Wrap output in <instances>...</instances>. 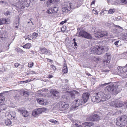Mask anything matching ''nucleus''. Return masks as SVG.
I'll return each mask as SVG.
<instances>
[{"instance_id": "obj_1", "label": "nucleus", "mask_w": 127, "mask_h": 127, "mask_svg": "<svg viewBox=\"0 0 127 127\" xmlns=\"http://www.w3.org/2000/svg\"><path fill=\"white\" fill-rule=\"evenodd\" d=\"M109 95L106 94L102 92H99L97 93L95 96L92 97V101L93 102H99L106 101L110 98Z\"/></svg>"}, {"instance_id": "obj_2", "label": "nucleus", "mask_w": 127, "mask_h": 127, "mask_svg": "<svg viewBox=\"0 0 127 127\" xmlns=\"http://www.w3.org/2000/svg\"><path fill=\"white\" fill-rule=\"evenodd\" d=\"M17 1L18 2L16 6V7L22 9L25 6L29 7L31 2L30 0H17Z\"/></svg>"}, {"instance_id": "obj_3", "label": "nucleus", "mask_w": 127, "mask_h": 127, "mask_svg": "<svg viewBox=\"0 0 127 127\" xmlns=\"http://www.w3.org/2000/svg\"><path fill=\"white\" fill-rule=\"evenodd\" d=\"M116 125L118 126L122 127L124 126L127 124V117L125 115H123L117 118Z\"/></svg>"}, {"instance_id": "obj_4", "label": "nucleus", "mask_w": 127, "mask_h": 127, "mask_svg": "<svg viewBox=\"0 0 127 127\" xmlns=\"http://www.w3.org/2000/svg\"><path fill=\"white\" fill-rule=\"evenodd\" d=\"M57 108L60 111L66 110L69 108L68 104L64 102H60L57 104Z\"/></svg>"}, {"instance_id": "obj_5", "label": "nucleus", "mask_w": 127, "mask_h": 127, "mask_svg": "<svg viewBox=\"0 0 127 127\" xmlns=\"http://www.w3.org/2000/svg\"><path fill=\"white\" fill-rule=\"evenodd\" d=\"M122 90L121 86L119 85L113 84L112 85V93L113 94L115 95L117 94Z\"/></svg>"}, {"instance_id": "obj_6", "label": "nucleus", "mask_w": 127, "mask_h": 127, "mask_svg": "<svg viewBox=\"0 0 127 127\" xmlns=\"http://www.w3.org/2000/svg\"><path fill=\"white\" fill-rule=\"evenodd\" d=\"M110 104L112 107L115 108L121 107L124 105L122 102L118 101L117 100L111 101L110 103Z\"/></svg>"}, {"instance_id": "obj_7", "label": "nucleus", "mask_w": 127, "mask_h": 127, "mask_svg": "<svg viewBox=\"0 0 127 127\" xmlns=\"http://www.w3.org/2000/svg\"><path fill=\"white\" fill-rule=\"evenodd\" d=\"M77 36H82L85 38L90 39H91L92 38V37L91 35L89 33L87 32L84 31H80L78 35H77Z\"/></svg>"}, {"instance_id": "obj_8", "label": "nucleus", "mask_w": 127, "mask_h": 127, "mask_svg": "<svg viewBox=\"0 0 127 127\" xmlns=\"http://www.w3.org/2000/svg\"><path fill=\"white\" fill-rule=\"evenodd\" d=\"M95 36L97 38H100L105 36H108L107 32L105 31H100L95 33Z\"/></svg>"}, {"instance_id": "obj_9", "label": "nucleus", "mask_w": 127, "mask_h": 127, "mask_svg": "<svg viewBox=\"0 0 127 127\" xmlns=\"http://www.w3.org/2000/svg\"><path fill=\"white\" fill-rule=\"evenodd\" d=\"M84 103L82 101V100L81 99H78L74 101L72 103V108H76L80 105H81L82 104Z\"/></svg>"}, {"instance_id": "obj_10", "label": "nucleus", "mask_w": 127, "mask_h": 127, "mask_svg": "<svg viewBox=\"0 0 127 127\" xmlns=\"http://www.w3.org/2000/svg\"><path fill=\"white\" fill-rule=\"evenodd\" d=\"M44 108H39L37 109H35L33 111L32 114L33 116H35L44 112Z\"/></svg>"}, {"instance_id": "obj_11", "label": "nucleus", "mask_w": 127, "mask_h": 127, "mask_svg": "<svg viewBox=\"0 0 127 127\" xmlns=\"http://www.w3.org/2000/svg\"><path fill=\"white\" fill-rule=\"evenodd\" d=\"M71 4L69 3H65L64 5L62 7V11L67 12L71 9Z\"/></svg>"}, {"instance_id": "obj_12", "label": "nucleus", "mask_w": 127, "mask_h": 127, "mask_svg": "<svg viewBox=\"0 0 127 127\" xmlns=\"http://www.w3.org/2000/svg\"><path fill=\"white\" fill-rule=\"evenodd\" d=\"M118 72L121 74V76H123V74L127 71V64L124 66H119L118 68Z\"/></svg>"}, {"instance_id": "obj_13", "label": "nucleus", "mask_w": 127, "mask_h": 127, "mask_svg": "<svg viewBox=\"0 0 127 127\" xmlns=\"http://www.w3.org/2000/svg\"><path fill=\"white\" fill-rule=\"evenodd\" d=\"M36 101L41 105H45L47 104L48 103L46 99L42 98H37Z\"/></svg>"}, {"instance_id": "obj_14", "label": "nucleus", "mask_w": 127, "mask_h": 127, "mask_svg": "<svg viewBox=\"0 0 127 127\" xmlns=\"http://www.w3.org/2000/svg\"><path fill=\"white\" fill-rule=\"evenodd\" d=\"M18 110V112L24 117H27L29 115L28 112L24 109L23 108H19Z\"/></svg>"}, {"instance_id": "obj_15", "label": "nucleus", "mask_w": 127, "mask_h": 127, "mask_svg": "<svg viewBox=\"0 0 127 127\" xmlns=\"http://www.w3.org/2000/svg\"><path fill=\"white\" fill-rule=\"evenodd\" d=\"M89 94L88 93H84L82 95V101L84 103L87 102L89 98Z\"/></svg>"}, {"instance_id": "obj_16", "label": "nucleus", "mask_w": 127, "mask_h": 127, "mask_svg": "<svg viewBox=\"0 0 127 127\" xmlns=\"http://www.w3.org/2000/svg\"><path fill=\"white\" fill-rule=\"evenodd\" d=\"M90 121H96L99 120L100 117L97 114H95L94 115L89 117Z\"/></svg>"}, {"instance_id": "obj_17", "label": "nucleus", "mask_w": 127, "mask_h": 127, "mask_svg": "<svg viewBox=\"0 0 127 127\" xmlns=\"http://www.w3.org/2000/svg\"><path fill=\"white\" fill-rule=\"evenodd\" d=\"M69 94L71 97L72 99H74L75 98L76 95L79 96L80 95V93L79 92L74 90L71 92Z\"/></svg>"}, {"instance_id": "obj_18", "label": "nucleus", "mask_w": 127, "mask_h": 127, "mask_svg": "<svg viewBox=\"0 0 127 127\" xmlns=\"http://www.w3.org/2000/svg\"><path fill=\"white\" fill-rule=\"evenodd\" d=\"M40 51L41 54L49 55L50 53V51L45 47L40 48Z\"/></svg>"}, {"instance_id": "obj_19", "label": "nucleus", "mask_w": 127, "mask_h": 127, "mask_svg": "<svg viewBox=\"0 0 127 127\" xmlns=\"http://www.w3.org/2000/svg\"><path fill=\"white\" fill-rule=\"evenodd\" d=\"M96 54L99 55L104 52V48L102 47L97 46Z\"/></svg>"}, {"instance_id": "obj_20", "label": "nucleus", "mask_w": 127, "mask_h": 127, "mask_svg": "<svg viewBox=\"0 0 127 127\" xmlns=\"http://www.w3.org/2000/svg\"><path fill=\"white\" fill-rule=\"evenodd\" d=\"M111 58V55L109 53H106L105 55L104 61L105 62H106L107 63L110 62V60Z\"/></svg>"}, {"instance_id": "obj_21", "label": "nucleus", "mask_w": 127, "mask_h": 127, "mask_svg": "<svg viewBox=\"0 0 127 127\" xmlns=\"http://www.w3.org/2000/svg\"><path fill=\"white\" fill-rule=\"evenodd\" d=\"M52 95L56 98H58L59 97V92L56 90H54L53 91Z\"/></svg>"}, {"instance_id": "obj_22", "label": "nucleus", "mask_w": 127, "mask_h": 127, "mask_svg": "<svg viewBox=\"0 0 127 127\" xmlns=\"http://www.w3.org/2000/svg\"><path fill=\"white\" fill-rule=\"evenodd\" d=\"M97 46L95 47H92L90 49V53L91 54H96Z\"/></svg>"}, {"instance_id": "obj_23", "label": "nucleus", "mask_w": 127, "mask_h": 127, "mask_svg": "<svg viewBox=\"0 0 127 127\" xmlns=\"http://www.w3.org/2000/svg\"><path fill=\"white\" fill-rule=\"evenodd\" d=\"M121 38L124 41H127V34L122 33L121 34Z\"/></svg>"}, {"instance_id": "obj_24", "label": "nucleus", "mask_w": 127, "mask_h": 127, "mask_svg": "<svg viewBox=\"0 0 127 127\" xmlns=\"http://www.w3.org/2000/svg\"><path fill=\"white\" fill-rule=\"evenodd\" d=\"M73 127H81L80 125L79 124V123L76 121L74 122L73 123Z\"/></svg>"}, {"instance_id": "obj_25", "label": "nucleus", "mask_w": 127, "mask_h": 127, "mask_svg": "<svg viewBox=\"0 0 127 127\" xmlns=\"http://www.w3.org/2000/svg\"><path fill=\"white\" fill-rule=\"evenodd\" d=\"M63 68L62 70V72L65 73H66L67 72V68L66 63H65L64 64Z\"/></svg>"}, {"instance_id": "obj_26", "label": "nucleus", "mask_w": 127, "mask_h": 127, "mask_svg": "<svg viewBox=\"0 0 127 127\" xmlns=\"http://www.w3.org/2000/svg\"><path fill=\"white\" fill-rule=\"evenodd\" d=\"M83 125L90 127L94 125V123L92 122H86L82 123Z\"/></svg>"}, {"instance_id": "obj_27", "label": "nucleus", "mask_w": 127, "mask_h": 127, "mask_svg": "<svg viewBox=\"0 0 127 127\" xmlns=\"http://www.w3.org/2000/svg\"><path fill=\"white\" fill-rule=\"evenodd\" d=\"M38 35L37 33L34 32L32 34L30 37L32 39H35L37 37Z\"/></svg>"}, {"instance_id": "obj_28", "label": "nucleus", "mask_w": 127, "mask_h": 127, "mask_svg": "<svg viewBox=\"0 0 127 127\" xmlns=\"http://www.w3.org/2000/svg\"><path fill=\"white\" fill-rule=\"evenodd\" d=\"M60 1L59 0H48V3H57Z\"/></svg>"}, {"instance_id": "obj_29", "label": "nucleus", "mask_w": 127, "mask_h": 127, "mask_svg": "<svg viewBox=\"0 0 127 127\" xmlns=\"http://www.w3.org/2000/svg\"><path fill=\"white\" fill-rule=\"evenodd\" d=\"M112 85L106 87L105 88V91L107 92H112Z\"/></svg>"}, {"instance_id": "obj_30", "label": "nucleus", "mask_w": 127, "mask_h": 127, "mask_svg": "<svg viewBox=\"0 0 127 127\" xmlns=\"http://www.w3.org/2000/svg\"><path fill=\"white\" fill-rule=\"evenodd\" d=\"M6 19H0V25L2 24H6Z\"/></svg>"}, {"instance_id": "obj_31", "label": "nucleus", "mask_w": 127, "mask_h": 127, "mask_svg": "<svg viewBox=\"0 0 127 127\" xmlns=\"http://www.w3.org/2000/svg\"><path fill=\"white\" fill-rule=\"evenodd\" d=\"M31 46V44L30 43H28L23 46L24 48L29 49Z\"/></svg>"}, {"instance_id": "obj_32", "label": "nucleus", "mask_w": 127, "mask_h": 127, "mask_svg": "<svg viewBox=\"0 0 127 127\" xmlns=\"http://www.w3.org/2000/svg\"><path fill=\"white\" fill-rule=\"evenodd\" d=\"M5 123L7 126L10 125L11 124V122L10 120L7 119L5 120Z\"/></svg>"}, {"instance_id": "obj_33", "label": "nucleus", "mask_w": 127, "mask_h": 127, "mask_svg": "<svg viewBox=\"0 0 127 127\" xmlns=\"http://www.w3.org/2000/svg\"><path fill=\"white\" fill-rule=\"evenodd\" d=\"M114 44L116 47H118L119 46L121 45V41L120 40L116 41L115 42Z\"/></svg>"}, {"instance_id": "obj_34", "label": "nucleus", "mask_w": 127, "mask_h": 127, "mask_svg": "<svg viewBox=\"0 0 127 127\" xmlns=\"http://www.w3.org/2000/svg\"><path fill=\"white\" fill-rule=\"evenodd\" d=\"M29 94L30 93L26 91H23V95L24 96L28 97L29 96Z\"/></svg>"}, {"instance_id": "obj_35", "label": "nucleus", "mask_w": 127, "mask_h": 127, "mask_svg": "<svg viewBox=\"0 0 127 127\" xmlns=\"http://www.w3.org/2000/svg\"><path fill=\"white\" fill-rule=\"evenodd\" d=\"M52 8L54 13L58 12V7L55 6Z\"/></svg>"}, {"instance_id": "obj_36", "label": "nucleus", "mask_w": 127, "mask_h": 127, "mask_svg": "<svg viewBox=\"0 0 127 127\" xmlns=\"http://www.w3.org/2000/svg\"><path fill=\"white\" fill-rule=\"evenodd\" d=\"M115 10L114 9H109L108 11V14H112L115 12Z\"/></svg>"}, {"instance_id": "obj_37", "label": "nucleus", "mask_w": 127, "mask_h": 127, "mask_svg": "<svg viewBox=\"0 0 127 127\" xmlns=\"http://www.w3.org/2000/svg\"><path fill=\"white\" fill-rule=\"evenodd\" d=\"M46 13L49 14L52 13H54L53 12V10L52 8H50L49 10H48L46 11Z\"/></svg>"}, {"instance_id": "obj_38", "label": "nucleus", "mask_w": 127, "mask_h": 127, "mask_svg": "<svg viewBox=\"0 0 127 127\" xmlns=\"http://www.w3.org/2000/svg\"><path fill=\"white\" fill-rule=\"evenodd\" d=\"M5 100V98L4 97L1 95H0V103H2V102L4 101Z\"/></svg>"}, {"instance_id": "obj_39", "label": "nucleus", "mask_w": 127, "mask_h": 127, "mask_svg": "<svg viewBox=\"0 0 127 127\" xmlns=\"http://www.w3.org/2000/svg\"><path fill=\"white\" fill-rule=\"evenodd\" d=\"M49 121L55 124H57L58 123V121L53 119L50 120H49Z\"/></svg>"}, {"instance_id": "obj_40", "label": "nucleus", "mask_w": 127, "mask_h": 127, "mask_svg": "<svg viewBox=\"0 0 127 127\" xmlns=\"http://www.w3.org/2000/svg\"><path fill=\"white\" fill-rule=\"evenodd\" d=\"M15 50L18 52H20L23 53L24 52V51L22 50L19 48H17Z\"/></svg>"}, {"instance_id": "obj_41", "label": "nucleus", "mask_w": 127, "mask_h": 127, "mask_svg": "<svg viewBox=\"0 0 127 127\" xmlns=\"http://www.w3.org/2000/svg\"><path fill=\"white\" fill-rule=\"evenodd\" d=\"M110 83H105L103 84H101L99 85V87L101 88H103L104 86H106L107 85L109 84Z\"/></svg>"}, {"instance_id": "obj_42", "label": "nucleus", "mask_w": 127, "mask_h": 127, "mask_svg": "<svg viewBox=\"0 0 127 127\" xmlns=\"http://www.w3.org/2000/svg\"><path fill=\"white\" fill-rule=\"evenodd\" d=\"M33 65V63L32 62H29L28 64V66L29 67H32Z\"/></svg>"}, {"instance_id": "obj_43", "label": "nucleus", "mask_w": 127, "mask_h": 127, "mask_svg": "<svg viewBox=\"0 0 127 127\" xmlns=\"http://www.w3.org/2000/svg\"><path fill=\"white\" fill-rule=\"evenodd\" d=\"M118 29H116V30L120 31V32H122L123 30L122 28L121 27L119 26H118Z\"/></svg>"}, {"instance_id": "obj_44", "label": "nucleus", "mask_w": 127, "mask_h": 127, "mask_svg": "<svg viewBox=\"0 0 127 127\" xmlns=\"http://www.w3.org/2000/svg\"><path fill=\"white\" fill-rule=\"evenodd\" d=\"M11 12L9 11H7L6 12H5L4 13L5 15L7 16L10 15V14Z\"/></svg>"}, {"instance_id": "obj_45", "label": "nucleus", "mask_w": 127, "mask_h": 127, "mask_svg": "<svg viewBox=\"0 0 127 127\" xmlns=\"http://www.w3.org/2000/svg\"><path fill=\"white\" fill-rule=\"evenodd\" d=\"M67 21L66 19H65L64 21H62L60 23V25H63L64 23H65Z\"/></svg>"}, {"instance_id": "obj_46", "label": "nucleus", "mask_w": 127, "mask_h": 127, "mask_svg": "<svg viewBox=\"0 0 127 127\" xmlns=\"http://www.w3.org/2000/svg\"><path fill=\"white\" fill-rule=\"evenodd\" d=\"M51 69L55 71L56 69L54 65H51Z\"/></svg>"}, {"instance_id": "obj_47", "label": "nucleus", "mask_w": 127, "mask_h": 127, "mask_svg": "<svg viewBox=\"0 0 127 127\" xmlns=\"http://www.w3.org/2000/svg\"><path fill=\"white\" fill-rule=\"evenodd\" d=\"M105 11H106V10H105L104 9H102L101 11V14H103V15H104V12Z\"/></svg>"}, {"instance_id": "obj_48", "label": "nucleus", "mask_w": 127, "mask_h": 127, "mask_svg": "<svg viewBox=\"0 0 127 127\" xmlns=\"http://www.w3.org/2000/svg\"><path fill=\"white\" fill-rule=\"evenodd\" d=\"M122 2L124 3H127V0H122Z\"/></svg>"}, {"instance_id": "obj_49", "label": "nucleus", "mask_w": 127, "mask_h": 127, "mask_svg": "<svg viewBox=\"0 0 127 127\" xmlns=\"http://www.w3.org/2000/svg\"><path fill=\"white\" fill-rule=\"evenodd\" d=\"M65 28H62L61 29V31H64L65 30H66V26H65Z\"/></svg>"}, {"instance_id": "obj_50", "label": "nucleus", "mask_w": 127, "mask_h": 127, "mask_svg": "<svg viewBox=\"0 0 127 127\" xmlns=\"http://www.w3.org/2000/svg\"><path fill=\"white\" fill-rule=\"evenodd\" d=\"M30 73L31 74H36V72L34 71H31L30 72Z\"/></svg>"}, {"instance_id": "obj_51", "label": "nucleus", "mask_w": 127, "mask_h": 127, "mask_svg": "<svg viewBox=\"0 0 127 127\" xmlns=\"http://www.w3.org/2000/svg\"><path fill=\"white\" fill-rule=\"evenodd\" d=\"M0 45H1V48H4L3 44V43H2Z\"/></svg>"}, {"instance_id": "obj_52", "label": "nucleus", "mask_w": 127, "mask_h": 127, "mask_svg": "<svg viewBox=\"0 0 127 127\" xmlns=\"http://www.w3.org/2000/svg\"><path fill=\"white\" fill-rule=\"evenodd\" d=\"M19 65V64L18 63H16L15 64V66L16 67H18Z\"/></svg>"}, {"instance_id": "obj_53", "label": "nucleus", "mask_w": 127, "mask_h": 127, "mask_svg": "<svg viewBox=\"0 0 127 127\" xmlns=\"http://www.w3.org/2000/svg\"><path fill=\"white\" fill-rule=\"evenodd\" d=\"M53 77V76L52 75H48L47 77L48 78H52Z\"/></svg>"}, {"instance_id": "obj_54", "label": "nucleus", "mask_w": 127, "mask_h": 127, "mask_svg": "<svg viewBox=\"0 0 127 127\" xmlns=\"http://www.w3.org/2000/svg\"><path fill=\"white\" fill-rule=\"evenodd\" d=\"M4 2L3 1H0V4L1 5H2L3 3Z\"/></svg>"}, {"instance_id": "obj_55", "label": "nucleus", "mask_w": 127, "mask_h": 127, "mask_svg": "<svg viewBox=\"0 0 127 127\" xmlns=\"http://www.w3.org/2000/svg\"><path fill=\"white\" fill-rule=\"evenodd\" d=\"M18 25L15 26V28L16 29H18V26L19 25L18 23L17 24Z\"/></svg>"}, {"instance_id": "obj_56", "label": "nucleus", "mask_w": 127, "mask_h": 127, "mask_svg": "<svg viewBox=\"0 0 127 127\" xmlns=\"http://www.w3.org/2000/svg\"><path fill=\"white\" fill-rule=\"evenodd\" d=\"M48 61L49 62H53V61L49 59H48Z\"/></svg>"}, {"instance_id": "obj_57", "label": "nucleus", "mask_w": 127, "mask_h": 127, "mask_svg": "<svg viewBox=\"0 0 127 127\" xmlns=\"http://www.w3.org/2000/svg\"><path fill=\"white\" fill-rule=\"evenodd\" d=\"M74 45L75 46H77V43L75 41L74 42Z\"/></svg>"}, {"instance_id": "obj_58", "label": "nucleus", "mask_w": 127, "mask_h": 127, "mask_svg": "<svg viewBox=\"0 0 127 127\" xmlns=\"http://www.w3.org/2000/svg\"><path fill=\"white\" fill-rule=\"evenodd\" d=\"M95 1H93L91 3V5H92L93 4H94L95 3Z\"/></svg>"}, {"instance_id": "obj_59", "label": "nucleus", "mask_w": 127, "mask_h": 127, "mask_svg": "<svg viewBox=\"0 0 127 127\" xmlns=\"http://www.w3.org/2000/svg\"><path fill=\"white\" fill-rule=\"evenodd\" d=\"M124 104H127V101H126V102H125V103H124ZM126 107H127V104L126 105Z\"/></svg>"}, {"instance_id": "obj_60", "label": "nucleus", "mask_w": 127, "mask_h": 127, "mask_svg": "<svg viewBox=\"0 0 127 127\" xmlns=\"http://www.w3.org/2000/svg\"><path fill=\"white\" fill-rule=\"evenodd\" d=\"M26 81H27V83L29 82H30V80H26Z\"/></svg>"}, {"instance_id": "obj_61", "label": "nucleus", "mask_w": 127, "mask_h": 127, "mask_svg": "<svg viewBox=\"0 0 127 127\" xmlns=\"http://www.w3.org/2000/svg\"><path fill=\"white\" fill-rule=\"evenodd\" d=\"M31 52H32V53H33V54L34 53V51H31Z\"/></svg>"}, {"instance_id": "obj_62", "label": "nucleus", "mask_w": 127, "mask_h": 127, "mask_svg": "<svg viewBox=\"0 0 127 127\" xmlns=\"http://www.w3.org/2000/svg\"><path fill=\"white\" fill-rule=\"evenodd\" d=\"M68 80H65V81L67 82H68Z\"/></svg>"}, {"instance_id": "obj_63", "label": "nucleus", "mask_w": 127, "mask_h": 127, "mask_svg": "<svg viewBox=\"0 0 127 127\" xmlns=\"http://www.w3.org/2000/svg\"><path fill=\"white\" fill-rule=\"evenodd\" d=\"M23 82H24L25 83H27V81L26 80L25 81H23Z\"/></svg>"}, {"instance_id": "obj_64", "label": "nucleus", "mask_w": 127, "mask_h": 127, "mask_svg": "<svg viewBox=\"0 0 127 127\" xmlns=\"http://www.w3.org/2000/svg\"><path fill=\"white\" fill-rule=\"evenodd\" d=\"M87 75H90V74L89 73H87Z\"/></svg>"}]
</instances>
